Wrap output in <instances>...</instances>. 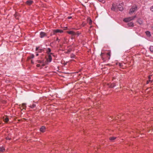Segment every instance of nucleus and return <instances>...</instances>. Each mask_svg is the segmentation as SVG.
Returning <instances> with one entry per match:
<instances>
[{
  "label": "nucleus",
  "instance_id": "2eb2a0df",
  "mask_svg": "<svg viewBox=\"0 0 153 153\" xmlns=\"http://www.w3.org/2000/svg\"><path fill=\"white\" fill-rule=\"evenodd\" d=\"M88 22L90 25H91L92 23V21L90 19H88Z\"/></svg>",
  "mask_w": 153,
  "mask_h": 153
},
{
  "label": "nucleus",
  "instance_id": "72a5a7b5",
  "mask_svg": "<svg viewBox=\"0 0 153 153\" xmlns=\"http://www.w3.org/2000/svg\"><path fill=\"white\" fill-rule=\"evenodd\" d=\"M6 139L7 140H10V138H9V137H6Z\"/></svg>",
  "mask_w": 153,
  "mask_h": 153
},
{
  "label": "nucleus",
  "instance_id": "6e6552de",
  "mask_svg": "<svg viewBox=\"0 0 153 153\" xmlns=\"http://www.w3.org/2000/svg\"><path fill=\"white\" fill-rule=\"evenodd\" d=\"M33 1L31 0H28L26 1V3L28 5H30L32 3Z\"/></svg>",
  "mask_w": 153,
  "mask_h": 153
},
{
  "label": "nucleus",
  "instance_id": "2f4dec72",
  "mask_svg": "<svg viewBox=\"0 0 153 153\" xmlns=\"http://www.w3.org/2000/svg\"><path fill=\"white\" fill-rule=\"evenodd\" d=\"M40 66V64H37V67H39Z\"/></svg>",
  "mask_w": 153,
  "mask_h": 153
},
{
  "label": "nucleus",
  "instance_id": "39448f33",
  "mask_svg": "<svg viewBox=\"0 0 153 153\" xmlns=\"http://www.w3.org/2000/svg\"><path fill=\"white\" fill-rule=\"evenodd\" d=\"M47 36V34L44 32H41L40 33V37L41 38H43Z\"/></svg>",
  "mask_w": 153,
  "mask_h": 153
},
{
  "label": "nucleus",
  "instance_id": "58836bf2",
  "mask_svg": "<svg viewBox=\"0 0 153 153\" xmlns=\"http://www.w3.org/2000/svg\"><path fill=\"white\" fill-rule=\"evenodd\" d=\"M43 65V66H44L45 65Z\"/></svg>",
  "mask_w": 153,
  "mask_h": 153
},
{
  "label": "nucleus",
  "instance_id": "4c0bfd02",
  "mask_svg": "<svg viewBox=\"0 0 153 153\" xmlns=\"http://www.w3.org/2000/svg\"><path fill=\"white\" fill-rule=\"evenodd\" d=\"M103 54V53H101V55H102V54Z\"/></svg>",
  "mask_w": 153,
  "mask_h": 153
},
{
  "label": "nucleus",
  "instance_id": "f704fd0d",
  "mask_svg": "<svg viewBox=\"0 0 153 153\" xmlns=\"http://www.w3.org/2000/svg\"><path fill=\"white\" fill-rule=\"evenodd\" d=\"M31 63H32V64H33V62L32 60H31Z\"/></svg>",
  "mask_w": 153,
  "mask_h": 153
},
{
  "label": "nucleus",
  "instance_id": "a878e982",
  "mask_svg": "<svg viewBox=\"0 0 153 153\" xmlns=\"http://www.w3.org/2000/svg\"><path fill=\"white\" fill-rule=\"evenodd\" d=\"M107 54L108 55V56H109V59H110V53H107Z\"/></svg>",
  "mask_w": 153,
  "mask_h": 153
},
{
  "label": "nucleus",
  "instance_id": "c9c22d12",
  "mask_svg": "<svg viewBox=\"0 0 153 153\" xmlns=\"http://www.w3.org/2000/svg\"><path fill=\"white\" fill-rule=\"evenodd\" d=\"M38 53H37L36 54V56H38Z\"/></svg>",
  "mask_w": 153,
  "mask_h": 153
},
{
  "label": "nucleus",
  "instance_id": "412c9836",
  "mask_svg": "<svg viewBox=\"0 0 153 153\" xmlns=\"http://www.w3.org/2000/svg\"><path fill=\"white\" fill-rule=\"evenodd\" d=\"M150 51L153 53V46H151L149 48Z\"/></svg>",
  "mask_w": 153,
  "mask_h": 153
},
{
  "label": "nucleus",
  "instance_id": "ea45409f",
  "mask_svg": "<svg viewBox=\"0 0 153 153\" xmlns=\"http://www.w3.org/2000/svg\"><path fill=\"white\" fill-rule=\"evenodd\" d=\"M153 30V27L152 28Z\"/></svg>",
  "mask_w": 153,
  "mask_h": 153
},
{
  "label": "nucleus",
  "instance_id": "cd10ccee",
  "mask_svg": "<svg viewBox=\"0 0 153 153\" xmlns=\"http://www.w3.org/2000/svg\"><path fill=\"white\" fill-rule=\"evenodd\" d=\"M36 51H37L38 50L39 51V50L38 48H36Z\"/></svg>",
  "mask_w": 153,
  "mask_h": 153
},
{
  "label": "nucleus",
  "instance_id": "393cba45",
  "mask_svg": "<svg viewBox=\"0 0 153 153\" xmlns=\"http://www.w3.org/2000/svg\"><path fill=\"white\" fill-rule=\"evenodd\" d=\"M150 10L152 11H153V6L151 7Z\"/></svg>",
  "mask_w": 153,
  "mask_h": 153
},
{
  "label": "nucleus",
  "instance_id": "aec40b11",
  "mask_svg": "<svg viewBox=\"0 0 153 153\" xmlns=\"http://www.w3.org/2000/svg\"><path fill=\"white\" fill-rule=\"evenodd\" d=\"M51 51V49L50 48H48L47 50V52L48 54H49Z\"/></svg>",
  "mask_w": 153,
  "mask_h": 153
},
{
  "label": "nucleus",
  "instance_id": "f257e3e1",
  "mask_svg": "<svg viewBox=\"0 0 153 153\" xmlns=\"http://www.w3.org/2000/svg\"><path fill=\"white\" fill-rule=\"evenodd\" d=\"M117 9L122 11L123 8L121 5L119 4L117 5H115L114 4H113L112 7L111 8V10H113L115 11Z\"/></svg>",
  "mask_w": 153,
  "mask_h": 153
},
{
  "label": "nucleus",
  "instance_id": "6ab92c4d",
  "mask_svg": "<svg viewBox=\"0 0 153 153\" xmlns=\"http://www.w3.org/2000/svg\"><path fill=\"white\" fill-rule=\"evenodd\" d=\"M116 85L115 83H112L110 85V86H109L110 88H113Z\"/></svg>",
  "mask_w": 153,
  "mask_h": 153
},
{
  "label": "nucleus",
  "instance_id": "9b49d317",
  "mask_svg": "<svg viewBox=\"0 0 153 153\" xmlns=\"http://www.w3.org/2000/svg\"><path fill=\"white\" fill-rule=\"evenodd\" d=\"M5 149L2 146H0V152H3L5 151Z\"/></svg>",
  "mask_w": 153,
  "mask_h": 153
},
{
  "label": "nucleus",
  "instance_id": "c756f323",
  "mask_svg": "<svg viewBox=\"0 0 153 153\" xmlns=\"http://www.w3.org/2000/svg\"><path fill=\"white\" fill-rule=\"evenodd\" d=\"M38 62L39 63H42V61L40 60H39L38 61Z\"/></svg>",
  "mask_w": 153,
  "mask_h": 153
},
{
  "label": "nucleus",
  "instance_id": "a211bd4d",
  "mask_svg": "<svg viewBox=\"0 0 153 153\" xmlns=\"http://www.w3.org/2000/svg\"><path fill=\"white\" fill-rule=\"evenodd\" d=\"M116 138V137H111L109 138V140L111 141H113Z\"/></svg>",
  "mask_w": 153,
  "mask_h": 153
},
{
  "label": "nucleus",
  "instance_id": "5701e85b",
  "mask_svg": "<svg viewBox=\"0 0 153 153\" xmlns=\"http://www.w3.org/2000/svg\"><path fill=\"white\" fill-rule=\"evenodd\" d=\"M75 57V55L73 54H71V58H74Z\"/></svg>",
  "mask_w": 153,
  "mask_h": 153
},
{
  "label": "nucleus",
  "instance_id": "e433bc0d",
  "mask_svg": "<svg viewBox=\"0 0 153 153\" xmlns=\"http://www.w3.org/2000/svg\"><path fill=\"white\" fill-rule=\"evenodd\" d=\"M50 54H52H52H53V53H50Z\"/></svg>",
  "mask_w": 153,
  "mask_h": 153
},
{
  "label": "nucleus",
  "instance_id": "f3484780",
  "mask_svg": "<svg viewBox=\"0 0 153 153\" xmlns=\"http://www.w3.org/2000/svg\"><path fill=\"white\" fill-rule=\"evenodd\" d=\"M128 25L129 27L134 26V24L132 22H129V23H128Z\"/></svg>",
  "mask_w": 153,
  "mask_h": 153
},
{
  "label": "nucleus",
  "instance_id": "7ed1b4c3",
  "mask_svg": "<svg viewBox=\"0 0 153 153\" xmlns=\"http://www.w3.org/2000/svg\"><path fill=\"white\" fill-rule=\"evenodd\" d=\"M136 17V16H134L131 17H129L127 18H125L123 20V21H124L126 22H128L131 20H133Z\"/></svg>",
  "mask_w": 153,
  "mask_h": 153
},
{
  "label": "nucleus",
  "instance_id": "b1692460",
  "mask_svg": "<svg viewBox=\"0 0 153 153\" xmlns=\"http://www.w3.org/2000/svg\"><path fill=\"white\" fill-rule=\"evenodd\" d=\"M118 65L120 67H122L123 66V65L121 63H119L118 64Z\"/></svg>",
  "mask_w": 153,
  "mask_h": 153
},
{
  "label": "nucleus",
  "instance_id": "20e7f679",
  "mask_svg": "<svg viewBox=\"0 0 153 153\" xmlns=\"http://www.w3.org/2000/svg\"><path fill=\"white\" fill-rule=\"evenodd\" d=\"M63 32V31L62 30L60 29H55L53 30V34L54 35L56 34L57 33H62Z\"/></svg>",
  "mask_w": 153,
  "mask_h": 153
},
{
  "label": "nucleus",
  "instance_id": "0eeeda50",
  "mask_svg": "<svg viewBox=\"0 0 153 153\" xmlns=\"http://www.w3.org/2000/svg\"><path fill=\"white\" fill-rule=\"evenodd\" d=\"M52 58L51 55H49L48 56V58L47 59V60L48 62H50L52 61Z\"/></svg>",
  "mask_w": 153,
  "mask_h": 153
},
{
  "label": "nucleus",
  "instance_id": "9d476101",
  "mask_svg": "<svg viewBox=\"0 0 153 153\" xmlns=\"http://www.w3.org/2000/svg\"><path fill=\"white\" fill-rule=\"evenodd\" d=\"M67 32L68 34H71L73 35H75V32L72 31H68Z\"/></svg>",
  "mask_w": 153,
  "mask_h": 153
},
{
  "label": "nucleus",
  "instance_id": "ddd939ff",
  "mask_svg": "<svg viewBox=\"0 0 153 153\" xmlns=\"http://www.w3.org/2000/svg\"><path fill=\"white\" fill-rule=\"evenodd\" d=\"M146 33L147 36L149 37H150L151 36V33L149 31H147L145 32Z\"/></svg>",
  "mask_w": 153,
  "mask_h": 153
},
{
  "label": "nucleus",
  "instance_id": "4be33fe9",
  "mask_svg": "<svg viewBox=\"0 0 153 153\" xmlns=\"http://www.w3.org/2000/svg\"><path fill=\"white\" fill-rule=\"evenodd\" d=\"M34 55L32 54L29 57V59H31L32 58H33L34 57Z\"/></svg>",
  "mask_w": 153,
  "mask_h": 153
},
{
  "label": "nucleus",
  "instance_id": "dca6fc26",
  "mask_svg": "<svg viewBox=\"0 0 153 153\" xmlns=\"http://www.w3.org/2000/svg\"><path fill=\"white\" fill-rule=\"evenodd\" d=\"M137 22L139 23L140 25H141L143 24V22L140 19H138L137 20Z\"/></svg>",
  "mask_w": 153,
  "mask_h": 153
},
{
  "label": "nucleus",
  "instance_id": "f03ea898",
  "mask_svg": "<svg viewBox=\"0 0 153 153\" xmlns=\"http://www.w3.org/2000/svg\"><path fill=\"white\" fill-rule=\"evenodd\" d=\"M137 10V7L136 5H134L132 7V8L130 9L129 12V13L131 14L133 12Z\"/></svg>",
  "mask_w": 153,
  "mask_h": 153
},
{
  "label": "nucleus",
  "instance_id": "c85d7f7f",
  "mask_svg": "<svg viewBox=\"0 0 153 153\" xmlns=\"http://www.w3.org/2000/svg\"><path fill=\"white\" fill-rule=\"evenodd\" d=\"M148 78L149 79V81H152V80H150V79H151V76H149V77H148Z\"/></svg>",
  "mask_w": 153,
  "mask_h": 153
},
{
  "label": "nucleus",
  "instance_id": "423d86ee",
  "mask_svg": "<svg viewBox=\"0 0 153 153\" xmlns=\"http://www.w3.org/2000/svg\"><path fill=\"white\" fill-rule=\"evenodd\" d=\"M26 104L25 103H22L21 105H20V108H22L23 109H25L26 108Z\"/></svg>",
  "mask_w": 153,
  "mask_h": 153
},
{
  "label": "nucleus",
  "instance_id": "bb28decb",
  "mask_svg": "<svg viewBox=\"0 0 153 153\" xmlns=\"http://www.w3.org/2000/svg\"><path fill=\"white\" fill-rule=\"evenodd\" d=\"M150 82H152V81H149H149H147V84H148Z\"/></svg>",
  "mask_w": 153,
  "mask_h": 153
},
{
  "label": "nucleus",
  "instance_id": "4468645a",
  "mask_svg": "<svg viewBox=\"0 0 153 153\" xmlns=\"http://www.w3.org/2000/svg\"><path fill=\"white\" fill-rule=\"evenodd\" d=\"M36 106V105L34 103H32L31 105H30V107L31 108H34Z\"/></svg>",
  "mask_w": 153,
  "mask_h": 153
},
{
  "label": "nucleus",
  "instance_id": "7c9ffc66",
  "mask_svg": "<svg viewBox=\"0 0 153 153\" xmlns=\"http://www.w3.org/2000/svg\"><path fill=\"white\" fill-rule=\"evenodd\" d=\"M56 41H58V42H59L60 41V40L58 38H57V39H56Z\"/></svg>",
  "mask_w": 153,
  "mask_h": 153
},
{
  "label": "nucleus",
  "instance_id": "1a4fd4ad",
  "mask_svg": "<svg viewBox=\"0 0 153 153\" xmlns=\"http://www.w3.org/2000/svg\"><path fill=\"white\" fill-rule=\"evenodd\" d=\"M45 126H42L41 128H40V130L41 131L43 132H45Z\"/></svg>",
  "mask_w": 153,
  "mask_h": 153
},
{
  "label": "nucleus",
  "instance_id": "473e14b6",
  "mask_svg": "<svg viewBox=\"0 0 153 153\" xmlns=\"http://www.w3.org/2000/svg\"><path fill=\"white\" fill-rule=\"evenodd\" d=\"M71 16H68V19H71Z\"/></svg>",
  "mask_w": 153,
  "mask_h": 153
},
{
  "label": "nucleus",
  "instance_id": "f8f14e48",
  "mask_svg": "<svg viewBox=\"0 0 153 153\" xmlns=\"http://www.w3.org/2000/svg\"><path fill=\"white\" fill-rule=\"evenodd\" d=\"M3 120L6 123L7 122L9 121V119L8 117H6L3 118Z\"/></svg>",
  "mask_w": 153,
  "mask_h": 153
}]
</instances>
